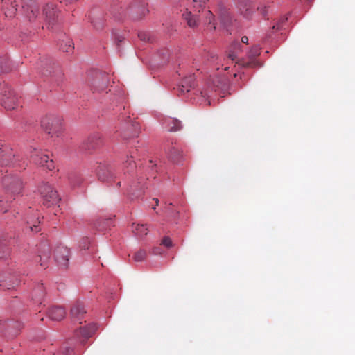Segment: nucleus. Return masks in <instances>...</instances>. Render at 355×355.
I'll return each mask as SVG.
<instances>
[{
  "instance_id": "1",
  "label": "nucleus",
  "mask_w": 355,
  "mask_h": 355,
  "mask_svg": "<svg viewBox=\"0 0 355 355\" xmlns=\"http://www.w3.org/2000/svg\"><path fill=\"white\" fill-rule=\"evenodd\" d=\"M207 0H188L189 10L197 12L198 13L202 12L205 15V23L210 26L211 30H216V19L213 13L206 9V3Z\"/></svg>"
},
{
  "instance_id": "2",
  "label": "nucleus",
  "mask_w": 355,
  "mask_h": 355,
  "mask_svg": "<svg viewBox=\"0 0 355 355\" xmlns=\"http://www.w3.org/2000/svg\"><path fill=\"white\" fill-rule=\"evenodd\" d=\"M41 126L48 134L58 135L62 129V119L54 114H46L41 119Z\"/></svg>"
},
{
  "instance_id": "3",
  "label": "nucleus",
  "mask_w": 355,
  "mask_h": 355,
  "mask_svg": "<svg viewBox=\"0 0 355 355\" xmlns=\"http://www.w3.org/2000/svg\"><path fill=\"white\" fill-rule=\"evenodd\" d=\"M39 192L45 206L48 207L58 206L61 198L51 185L47 183H42L39 187Z\"/></svg>"
},
{
  "instance_id": "4",
  "label": "nucleus",
  "mask_w": 355,
  "mask_h": 355,
  "mask_svg": "<svg viewBox=\"0 0 355 355\" xmlns=\"http://www.w3.org/2000/svg\"><path fill=\"white\" fill-rule=\"evenodd\" d=\"M1 182L6 191L13 195L19 194L23 189V182L17 175H6L2 178Z\"/></svg>"
},
{
  "instance_id": "5",
  "label": "nucleus",
  "mask_w": 355,
  "mask_h": 355,
  "mask_svg": "<svg viewBox=\"0 0 355 355\" xmlns=\"http://www.w3.org/2000/svg\"><path fill=\"white\" fill-rule=\"evenodd\" d=\"M31 158L35 164L49 171H52L55 168L53 161L50 159L49 156L40 149L33 148L31 151Z\"/></svg>"
},
{
  "instance_id": "6",
  "label": "nucleus",
  "mask_w": 355,
  "mask_h": 355,
  "mask_svg": "<svg viewBox=\"0 0 355 355\" xmlns=\"http://www.w3.org/2000/svg\"><path fill=\"white\" fill-rule=\"evenodd\" d=\"M1 105L6 110H13L17 105V97L14 91L8 85H4L1 92Z\"/></svg>"
},
{
  "instance_id": "7",
  "label": "nucleus",
  "mask_w": 355,
  "mask_h": 355,
  "mask_svg": "<svg viewBox=\"0 0 355 355\" xmlns=\"http://www.w3.org/2000/svg\"><path fill=\"white\" fill-rule=\"evenodd\" d=\"M261 53V49L258 46L252 47L247 55V59L238 60L236 64L249 68H256L261 66L260 62L256 59Z\"/></svg>"
},
{
  "instance_id": "8",
  "label": "nucleus",
  "mask_w": 355,
  "mask_h": 355,
  "mask_svg": "<svg viewBox=\"0 0 355 355\" xmlns=\"http://www.w3.org/2000/svg\"><path fill=\"white\" fill-rule=\"evenodd\" d=\"M193 10H189V8L186 9V11L182 14L183 19L186 21L187 25L191 28H195L199 26L200 21H202L204 25L207 26V28L211 31L210 28V26L208 24H205V15H202V12L198 14H195L193 12Z\"/></svg>"
},
{
  "instance_id": "9",
  "label": "nucleus",
  "mask_w": 355,
  "mask_h": 355,
  "mask_svg": "<svg viewBox=\"0 0 355 355\" xmlns=\"http://www.w3.org/2000/svg\"><path fill=\"white\" fill-rule=\"evenodd\" d=\"M26 226L24 231L26 233L33 232L37 233L41 230L40 228V219L39 213L37 211H32V213L28 212L26 214Z\"/></svg>"
},
{
  "instance_id": "10",
  "label": "nucleus",
  "mask_w": 355,
  "mask_h": 355,
  "mask_svg": "<svg viewBox=\"0 0 355 355\" xmlns=\"http://www.w3.org/2000/svg\"><path fill=\"white\" fill-rule=\"evenodd\" d=\"M126 12L131 15L133 19L137 20L144 17L148 12V10L144 2L135 1L128 6Z\"/></svg>"
},
{
  "instance_id": "11",
  "label": "nucleus",
  "mask_w": 355,
  "mask_h": 355,
  "mask_svg": "<svg viewBox=\"0 0 355 355\" xmlns=\"http://www.w3.org/2000/svg\"><path fill=\"white\" fill-rule=\"evenodd\" d=\"M19 276L12 272H3L0 275V287L4 288H15L21 286Z\"/></svg>"
},
{
  "instance_id": "12",
  "label": "nucleus",
  "mask_w": 355,
  "mask_h": 355,
  "mask_svg": "<svg viewBox=\"0 0 355 355\" xmlns=\"http://www.w3.org/2000/svg\"><path fill=\"white\" fill-rule=\"evenodd\" d=\"M54 256L55 261L60 266L67 267L70 256V251L67 247L63 245L56 247Z\"/></svg>"
},
{
  "instance_id": "13",
  "label": "nucleus",
  "mask_w": 355,
  "mask_h": 355,
  "mask_svg": "<svg viewBox=\"0 0 355 355\" xmlns=\"http://www.w3.org/2000/svg\"><path fill=\"white\" fill-rule=\"evenodd\" d=\"M22 10L30 21H34L39 14L38 4L35 0H28V2H24Z\"/></svg>"
},
{
  "instance_id": "14",
  "label": "nucleus",
  "mask_w": 355,
  "mask_h": 355,
  "mask_svg": "<svg viewBox=\"0 0 355 355\" xmlns=\"http://www.w3.org/2000/svg\"><path fill=\"white\" fill-rule=\"evenodd\" d=\"M38 262L42 267L46 268L51 259V250L49 245L46 242L41 243L37 247Z\"/></svg>"
},
{
  "instance_id": "15",
  "label": "nucleus",
  "mask_w": 355,
  "mask_h": 355,
  "mask_svg": "<svg viewBox=\"0 0 355 355\" xmlns=\"http://www.w3.org/2000/svg\"><path fill=\"white\" fill-rule=\"evenodd\" d=\"M14 157L12 149L9 146L0 144V165H9L12 163Z\"/></svg>"
},
{
  "instance_id": "16",
  "label": "nucleus",
  "mask_w": 355,
  "mask_h": 355,
  "mask_svg": "<svg viewBox=\"0 0 355 355\" xmlns=\"http://www.w3.org/2000/svg\"><path fill=\"white\" fill-rule=\"evenodd\" d=\"M87 313L84 304L80 301H77L71 308V317L73 321H78L81 323V320L85 318Z\"/></svg>"
},
{
  "instance_id": "17",
  "label": "nucleus",
  "mask_w": 355,
  "mask_h": 355,
  "mask_svg": "<svg viewBox=\"0 0 355 355\" xmlns=\"http://www.w3.org/2000/svg\"><path fill=\"white\" fill-rule=\"evenodd\" d=\"M107 77L98 76L93 80L91 89L93 93H107Z\"/></svg>"
},
{
  "instance_id": "18",
  "label": "nucleus",
  "mask_w": 355,
  "mask_h": 355,
  "mask_svg": "<svg viewBox=\"0 0 355 355\" xmlns=\"http://www.w3.org/2000/svg\"><path fill=\"white\" fill-rule=\"evenodd\" d=\"M102 144L101 136L98 133L89 135L82 145L83 149L90 150L99 146Z\"/></svg>"
},
{
  "instance_id": "19",
  "label": "nucleus",
  "mask_w": 355,
  "mask_h": 355,
  "mask_svg": "<svg viewBox=\"0 0 355 355\" xmlns=\"http://www.w3.org/2000/svg\"><path fill=\"white\" fill-rule=\"evenodd\" d=\"M241 51V45L238 41L232 42L227 49V58L232 60V62H236V58L238 54Z\"/></svg>"
},
{
  "instance_id": "20",
  "label": "nucleus",
  "mask_w": 355,
  "mask_h": 355,
  "mask_svg": "<svg viewBox=\"0 0 355 355\" xmlns=\"http://www.w3.org/2000/svg\"><path fill=\"white\" fill-rule=\"evenodd\" d=\"M163 123L169 132H176L182 128V122L176 118L166 117L164 119Z\"/></svg>"
},
{
  "instance_id": "21",
  "label": "nucleus",
  "mask_w": 355,
  "mask_h": 355,
  "mask_svg": "<svg viewBox=\"0 0 355 355\" xmlns=\"http://www.w3.org/2000/svg\"><path fill=\"white\" fill-rule=\"evenodd\" d=\"M48 316L52 320L60 321L65 318L66 311L62 307L53 306L49 309Z\"/></svg>"
},
{
  "instance_id": "22",
  "label": "nucleus",
  "mask_w": 355,
  "mask_h": 355,
  "mask_svg": "<svg viewBox=\"0 0 355 355\" xmlns=\"http://www.w3.org/2000/svg\"><path fill=\"white\" fill-rule=\"evenodd\" d=\"M1 1L3 3L2 9L4 10L5 15L7 17H13L17 10L15 1L1 0Z\"/></svg>"
},
{
  "instance_id": "23",
  "label": "nucleus",
  "mask_w": 355,
  "mask_h": 355,
  "mask_svg": "<svg viewBox=\"0 0 355 355\" xmlns=\"http://www.w3.org/2000/svg\"><path fill=\"white\" fill-rule=\"evenodd\" d=\"M58 10L56 6L51 3H46L43 8V15L46 21H51L57 16Z\"/></svg>"
},
{
  "instance_id": "24",
  "label": "nucleus",
  "mask_w": 355,
  "mask_h": 355,
  "mask_svg": "<svg viewBox=\"0 0 355 355\" xmlns=\"http://www.w3.org/2000/svg\"><path fill=\"white\" fill-rule=\"evenodd\" d=\"M97 329V326L95 324H89L87 326L80 328L77 331V336H81L84 339H87L91 337Z\"/></svg>"
},
{
  "instance_id": "25",
  "label": "nucleus",
  "mask_w": 355,
  "mask_h": 355,
  "mask_svg": "<svg viewBox=\"0 0 355 355\" xmlns=\"http://www.w3.org/2000/svg\"><path fill=\"white\" fill-rule=\"evenodd\" d=\"M194 85V77L192 76L184 78L180 85V92L184 94L189 92Z\"/></svg>"
},
{
  "instance_id": "26",
  "label": "nucleus",
  "mask_w": 355,
  "mask_h": 355,
  "mask_svg": "<svg viewBox=\"0 0 355 355\" xmlns=\"http://www.w3.org/2000/svg\"><path fill=\"white\" fill-rule=\"evenodd\" d=\"M209 82L212 84L213 87L216 90H220L222 87V78L220 72L214 73L209 76Z\"/></svg>"
},
{
  "instance_id": "27",
  "label": "nucleus",
  "mask_w": 355,
  "mask_h": 355,
  "mask_svg": "<svg viewBox=\"0 0 355 355\" xmlns=\"http://www.w3.org/2000/svg\"><path fill=\"white\" fill-rule=\"evenodd\" d=\"M96 173L99 180H101L103 182H109L113 178V174L108 169L104 171L101 167H99Z\"/></svg>"
},
{
  "instance_id": "28",
  "label": "nucleus",
  "mask_w": 355,
  "mask_h": 355,
  "mask_svg": "<svg viewBox=\"0 0 355 355\" xmlns=\"http://www.w3.org/2000/svg\"><path fill=\"white\" fill-rule=\"evenodd\" d=\"M10 254V249L8 244L0 239V259H6Z\"/></svg>"
},
{
  "instance_id": "29",
  "label": "nucleus",
  "mask_w": 355,
  "mask_h": 355,
  "mask_svg": "<svg viewBox=\"0 0 355 355\" xmlns=\"http://www.w3.org/2000/svg\"><path fill=\"white\" fill-rule=\"evenodd\" d=\"M132 231L134 234L138 237H143L144 236H146L148 232V230L146 225L139 224L134 226Z\"/></svg>"
},
{
  "instance_id": "30",
  "label": "nucleus",
  "mask_w": 355,
  "mask_h": 355,
  "mask_svg": "<svg viewBox=\"0 0 355 355\" xmlns=\"http://www.w3.org/2000/svg\"><path fill=\"white\" fill-rule=\"evenodd\" d=\"M168 156L173 160V162L177 164H180L181 162L182 155L177 148L173 147L170 149L168 152Z\"/></svg>"
},
{
  "instance_id": "31",
  "label": "nucleus",
  "mask_w": 355,
  "mask_h": 355,
  "mask_svg": "<svg viewBox=\"0 0 355 355\" xmlns=\"http://www.w3.org/2000/svg\"><path fill=\"white\" fill-rule=\"evenodd\" d=\"M123 167L125 168V172L127 173L133 170L135 167V162L133 160V156H127L126 159L123 162Z\"/></svg>"
},
{
  "instance_id": "32",
  "label": "nucleus",
  "mask_w": 355,
  "mask_h": 355,
  "mask_svg": "<svg viewBox=\"0 0 355 355\" xmlns=\"http://www.w3.org/2000/svg\"><path fill=\"white\" fill-rule=\"evenodd\" d=\"M9 62L6 58H0V72L7 73L9 71Z\"/></svg>"
},
{
  "instance_id": "33",
  "label": "nucleus",
  "mask_w": 355,
  "mask_h": 355,
  "mask_svg": "<svg viewBox=\"0 0 355 355\" xmlns=\"http://www.w3.org/2000/svg\"><path fill=\"white\" fill-rule=\"evenodd\" d=\"M146 252L144 250H139L134 255V260L137 262H141L145 259Z\"/></svg>"
},
{
  "instance_id": "34",
  "label": "nucleus",
  "mask_w": 355,
  "mask_h": 355,
  "mask_svg": "<svg viewBox=\"0 0 355 355\" xmlns=\"http://www.w3.org/2000/svg\"><path fill=\"white\" fill-rule=\"evenodd\" d=\"M70 182L72 187H78L82 182V178L80 176H72L70 178Z\"/></svg>"
},
{
  "instance_id": "35",
  "label": "nucleus",
  "mask_w": 355,
  "mask_h": 355,
  "mask_svg": "<svg viewBox=\"0 0 355 355\" xmlns=\"http://www.w3.org/2000/svg\"><path fill=\"white\" fill-rule=\"evenodd\" d=\"M10 208V204L3 200H0V211L3 213H6L8 211Z\"/></svg>"
},
{
  "instance_id": "36",
  "label": "nucleus",
  "mask_w": 355,
  "mask_h": 355,
  "mask_svg": "<svg viewBox=\"0 0 355 355\" xmlns=\"http://www.w3.org/2000/svg\"><path fill=\"white\" fill-rule=\"evenodd\" d=\"M162 244L166 248H171L173 246V242L170 237L165 236L162 240Z\"/></svg>"
},
{
  "instance_id": "37",
  "label": "nucleus",
  "mask_w": 355,
  "mask_h": 355,
  "mask_svg": "<svg viewBox=\"0 0 355 355\" xmlns=\"http://www.w3.org/2000/svg\"><path fill=\"white\" fill-rule=\"evenodd\" d=\"M225 87V83L223 82V87ZM232 92H234V89L232 88V86L231 85H228V88H227V92H226L225 91V89L223 88V97H225V96L227 94H232Z\"/></svg>"
},
{
  "instance_id": "38",
  "label": "nucleus",
  "mask_w": 355,
  "mask_h": 355,
  "mask_svg": "<svg viewBox=\"0 0 355 355\" xmlns=\"http://www.w3.org/2000/svg\"><path fill=\"white\" fill-rule=\"evenodd\" d=\"M138 37L140 38L141 40L143 41L148 40V36L146 33H139L138 34Z\"/></svg>"
},
{
  "instance_id": "39",
  "label": "nucleus",
  "mask_w": 355,
  "mask_h": 355,
  "mask_svg": "<svg viewBox=\"0 0 355 355\" xmlns=\"http://www.w3.org/2000/svg\"><path fill=\"white\" fill-rule=\"evenodd\" d=\"M223 26L225 25V21L229 20L230 19V14L228 12H225L223 11Z\"/></svg>"
},
{
  "instance_id": "40",
  "label": "nucleus",
  "mask_w": 355,
  "mask_h": 355,
  "mask_svg": "<svg viewBox=\"0 0 355 355\" xmlns=\"http://www.w3.org/2000/svg\"><path fill=\"white\" fill-rule=\"evenodd\" d=\"M70 42H69V45H68V47L66 48V49H63L62 51H65L67 53H70L72 51L73 47L71 46V45L70 44Z\"/></svg>"
},
{
  "instance_id": "41",
  "label": "nucleus",
  "mask_w": 355,
  "mask_h": 355,
  "mask_svg": "<svg viewBox=\"0 0 355 355\" xmlns=\"http://www.w3.org/2000/svg\"><path fill=\"white\" fill-rule=\"evenodd\" d=\"M241 42H242L243 43H244V44H248V37H247V36H243V37H241Z\"/></svg>"
},
{
  "instance_id": "42",
  "label": "nucleus",
  "mask_w": 355,
  "mask_h": 355,
  "mask_svg": "<svg viewBox=\"0 0 355 355\" xmlns=\"http://www.w3.org/2000/svg\"><path fill=\"white\" fill-rule=\"evenodd\" d=\"M95 226H96V227L98 230H101V231H102V230H103L105 229L104 227H100V226H99V227H98V226H97V225H95Z\"/></svg>"
},
{
  "instance_id": "43",
  "label": "nucleus",
  "mask_w": 355,
  "mask_h": 355,
  "mask_svg": "<svg viewBox=\"0 0 355 355\" xmlns=\"http://www.w3.org/2000/svg\"><path fill=\"white\" fill-rule=\"evenodd\" d=\"M236 75H237V74H236V70H235V71L233 72V73H232V76H233V78L236 77Z\"/></svg>"
},
{
  "instance_id": "44",
  "label": "nucleus",
  "mask_w": 355,
  "mask_h": 355,
  "mask_svg": "<svg viewBox=\"0 0 355 355\" xmlns=\"http://www.w3.org/2000/svg\"><path fill=\"white\" fill-rule=\"evenodd\" d=\"M56 71L59 73V74L60 75V76H62V73L61 71H60V69L58 68L56 69Z\"/></svg>"
},
{
  "instance_id": "45",
  "label": "nucleus",
  "mask_w": 355,
  "mask_h": 355,
  "mask_svg": "<svg viewBox=\"0 0 355 355\" xmlns=\"http://www.w3.org/2000/svg\"><path fill=\"white\" fill-rule=\"evenodd\" d=\"M154 200L156 202V205H158V202H159L158 199L157 198H155Z\"/></svg>"
},
{
  "instance_id": "46",
  "label": "nucleus",
  "mask_w": 355,
  "mask_h": 355,
  "mask_svg": "<svg viewBox=\"0 0 355 355\" xmlns=\"http://www.w3.org/2000/svg\"><path fill=\"white\" fill-rule=\"evenodd\" d=\"M229 68H230L229 67H225V68H224V71H227V70L229 69Z\"/></svg>"
},
{
  "instance_id": "47",
  "label": "nucleus",
  "mask_w": 355,
  "mask_h": 355,
  "mask_svg": "<svg viewBox=\"0 0 355 355\" xmlns=\"http://www.w3.org/2000/svg\"><path fill=\"white\" fill-rule=\"evenodd\" d=\"M135 136H137V134H136V133H135V134H134V135H132L131 137H135Z\"/></svg>"
},
{
  "instance_id": "48",
  "label": "nucleus",
  "mask_w": 355,
  "mask_h": 355,
  "mask_svg": "<svg viewBox=\"0 0 355 355\" xmlns=\"http://www.w3.org/2000/svg\"><path fill=\"white\" fill-rule=\"evenodd\" d=\"M117 185L120 186V185H121V182H119L117 183Z\"/></svg>"
},
{
  "instance_id": "49",
  "label": "nucleus",
  "mask_w": 355,
  "mask_h": 355,
  "mask_svg": "<svg viewBox=\"0 0 355 355\" xmlns=\"http://www.w3.org/2000/svg\"><path fill=\"white\" fill-rule=\"evenodd\" d=\"M23 1H24L25 0H23Z\"/></svg>"
}]
</instances>
